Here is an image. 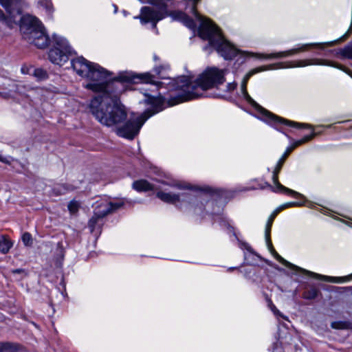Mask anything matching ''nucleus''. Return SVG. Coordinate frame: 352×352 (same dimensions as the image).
I'll return each mask as SVG.
<instances>
[{
    "instance_id": "f257e3e1",
    "label": "nucleus",
    "mask_w": 352,
    "mask_h": 352,
    "mask_svg": "<svg viewBox=\"0 0 352 352\" xmlns=\"http://www.w3.org/2000/svg\"><path fill=\"white\" fill-rule=\"evenodd\" d=\"M70 65L76 74L88 81L86 89L99 93L90 101L89 111L100 124L109 127L117 126L126 119V109L120 100V96L126 90L124 83L151 80L148 72L122 71L109 81L111 72L82 56L72 58Z\"/></svg>"
},
{
    "instance_id": "f03ea898",
    "label": "nucleus",
    "mask_w": 352,
    "mask_h": 352,
    "mask_svg": "<svg viewBox=\"0 0 352 352\" xmlns=\"http://www.w3.org/2000/svg\"><path fill=\"white\" fill-rule=\"evenodd\" d=\"M198 34L201 39L208 41V45L204 48V50L212 47L225 60H232L237 56V60L239 61L241 59V62H244L247 57H254L261 60L282 58L307 51L311 47H317L320 50H323L325 47L333 46L339 41H343V38L346 36L343 35L340 38L329 42L298 44L295 47L289 50L263 54L238 50L224 38L220 29L211 20H203L201 21L198 29Z\"/></svg>"
},
{
    "instance_id": "7ed1b4c3",
    "label": "nucleus",
    "mask_w": 352,
    "mask_h": 352,
    "mask_svg": "<svg viewBox=\"0 0 352 352\" xmlns=\"http://www.w3.org/2000/svg\"><path fill=\"white\" fill-rule=\"evenodd\" d=\"M228 69H220L217 67H208L197 77L191 74L182 76L176 79L169 80L164 82L170 90L179 91L176 96H171L168 100L169 105L173 106L179 103L202 97L205 91L218 88L226 81V76Z\"/></svg>"
},
{
    "instance_id": "20e7f679",
    "label": "nucleus",
    "mask_w": 352,
    "mask_h": 352,
    "mask_svg": "<svg viewBox=\"0 0 352 352\" xmlns=\"http://www.w3.org/2000/svg\"><path fill=\"white\" fill-rule=\"evenodd\" d=\"M309 65H329L338 67V66L333 63H330L326 60L319 58L305 59L289 62H280L265 66H260L251 69L244 76L241 85V94L245 101L258 111L259 114V119L270 125L271 126L275 128L276 129L279 130L278 127L280 125L284 124L294 128H307L311 129L313 130V127L310 124L298 123L294 121L288 120L273 114L272 113L260 106L253 98H252V97L248 94L247 91V84L249 79L251 76L257 73L267 70L293 67H304Z\"/></svg>"
},
{
    "instance_id": "39448f33",
    "label": "nucleus",
    "mask_w": 352,
    "mask_h": 352,
    "mask_svg": "<svg viewBox=\"0 0 352 352\" xmlns=\"http://www.w3.org/2000/svg\"><path fill=\"white\" fill-rule=\"evenodd\" d=\"M146 84V87L142 88L143 94L146 97L145 102L151 105L143 113L138 116H132L122 126L116 128V134L122 138L132 140L136 136L144 124V122L154 114L161 111L164 98L159 93L157 96L149 94L148 91L157 92L162 87L164 82H157L154 80V76L151 75V80L149 82H139Z\"/></svg>"
},
{
    "instance_id": "423d86ee",
    "label": "nucleus",
    "mask_w": 352,
    "mask_h": 352,
    "mask_svg": "<svg viewBox=\"0 0 352 352\" xmlns=\"http://www.w3.org/2000/svg\"><path fill=\"white\" fill-rule=\"evenodd\" d=\"M21 30L25 39L38 48H44L48 45V36L42 23L36 17L30 14L21 16Z\"/></svg>"
},
{
    "instance_id": "0eeeda50",
    "label": "nucleus",
    "mask_w": 352,
    "mask_h": 352,
    "mask_svg": "<svg viewBox=\"0 0 352 352\" xmlns=\"http://www.w3.org/2000/svg\"><path fill=\"white\" fill-rule=\"evenodd\" d=\"M21 30L25 39L38 48H44L48 45V36L42 23L36 17L30 14L21 16Z\"/></svg>"
},
{
    "instance_id": "6e6552de",
    "label": "nucleus",
    "mask_w": 352,
    "mask_h": 352,
    "mask_svg": "<svg viewBox=\"0 0 352 352\" xmlns=\"http://www.w3.org/2000/svg\"><path fill=\"white\" fill-rule=\"evenodd\" d=\"M52 48L49 51L48 58L54 65L64 66L72 58L74 51L67 40L58 34H53L51 40Z\"/></svg>"
},
{
    "instance_id": "1a4fd4ad",
    "label": "nucleus",
    "mask_w": 352,
    "mask_h": 352,
    "mask_svg": "<svg viewBox=\"0 0 352 352\" xmlns=\"http://www.w3.org/2000/svg\"><path fill=\"white\" fill-rule=\"evenodd\" d=\"M124 204V201L123 199H117L111 201H103L98 204L95 209L94 214L89 221V227L91 232H93L96 226L100 225V222L102 221L104 216L120 208Z\"/></svg>"
},
{
    "instance_id": "9d476101",
    "label": "nucleus",
    "mask_w": 352,
    "mask_h": 352,
    "mask_svg": "<svg viewBox=\"0 0 352 352\" xmlns=\"http://www.w3.org/2000/svg\"><path fill=\"white\" fill-rule=\"evenodd\" d=\"M166 190V188H164ZM157 197L164 202L178 205L182 202H187L198 206V202L203 199L202 195L195 196L189 192H173L160 190Z\"/></svg>"
},
{
    "instance_id": "9b49d317",
    "label": "nucleus",
    "mask_w": 352,
    "mask_h": 352,
    "mask_svg": "<svg viewBox=\"0 0 352 352\" xmlns=\"http://www.w3.org/2000/svg\"><path fill=\"white\" fill-rule=\"evenodd\" d=\"M289 153H290V152H288V151L286 149L285 153L283 154L281 157L279 159V160L276 164V166L274 170L273 171L272 180H273L274 186H271L270 185H269V186L270 188H273V191H274L275 192H286L288 194L295 195L298 197H304L302 195L283 186L278 182V174L280 172V170L285 162V160H286V158L287 157V156L289 155ZM265 184L268 186L267 184Z\"/></svg>"
},
{
    "instance_id": "f8f14e48",
    "label": "nucleus",
    "mask_w": 352,
    "mask_h": 352,
    "mask_svg": "<svg viewBox=\"0 0 352 352\" xmlns=\"http://www.w3.org/2000/svg\"><path fill=\"white\" fill-rule=\"evenodd\" d=\"M272 226V225L271 223L267 222V224L265 226V233L266 244H267V248L270 250V252L272 254V255L274 256V258L278 262H280L281 264H283L285 267H289L292 270H295L296 271H298V272H302L303 274H305V271H304V270H305V269L299 267L289 263V261H286L285 258H283L282 256H280L275 251V250L274 249V248L272 246V241L270 240V231H271Z\"/></svg>"
},
{
    "instance_id": "ddd939ff",
    "label": "nucleus",
    "mask_w": 352,
    "mask_h": 352,
    "mask_svg": "<svg viewBox=\"0 0 352 352\" xmlns=\"http://www.w3.org/2000/svg\"><path fill=\"white\" fill-rule=\"evenodd\" d=\"M341 221L346 226L352 228L351 222L346 221L344 220H341ZM304 271H305V274H306L311 278L320 279V280H324L327 282H330V283H346V282H349V281L352 280V273L348 276H329L321 275V274H317V273H315V272H313L311 271H308V270H304Z\"/></svg>"
},
{
    "instance_id": "4468645a",
    "label": "nucleus",
    "mask_w": 352,
    "mask_h": 352,
    "mask_svg": "<svg viewBox=\"0 0 352 352\" xmlns=\"http://www.w3.org/2000/svg\"><path fill=\"white\" fill-rule=\"evenodd\" d=\"M21 0H0V5L3 6L10 16H14V10L16 9L17 14H20L18 5ZM0 22L11 27L10 19L4 14L0 9Z\"/></svg>"
},
{
    "instance_id": "2eb2a0df",
    "label": "nucleus",
    "mask_w": 352,
    "mask_h": 352,
    "mask_svg": "<svg viewBox=\"0 0 352 352\" xmlns=\"http://www.w3.org/2000/svg\"><path fill=\"white\" fill-rule=\"evenodd\" d=\"M201 0H184L183 2L186 4V9H188L189 12L194 14L195 17L200 21L201 23L203 20L209 19L201 16L197 12V4Z\"/></svg>"
},
{
    "instance_id": "dca6fc26",
    "label": "nucleus",
    "mask_w": 352,
    "mask_h": 352,
    "mask_svg": "<svg viewBox=\"0 0 352 352\" xmlns=\"http://www.w3.org/2000/svg\"><path fill=\"white\" fill-rule=\"evenodd\" d=\"M13 243L5 235L0 236V252L6 254L12 248Z\"/></svg>"
},
{
    "instance_id": "f3484780",
    "label": "nucleus",
    "mask_w": 352,
    "mask_h": 352,
    "mask_svg": "<svg viewBox=\"0 0 352 352\" xmlns=\"http://www.w3.org/2000/svg\"><path fill=\"white\" fill-rule=\"evenodd\" d=\"M133 188L138 192H142L151 190L153 188V186L147 181L140 179L135 181L133 183Z\"/></svg>"
},
{
    "instance_id": "a211bd4d",
    "label": "nucleus",
    "mask_w": 352,
    "mask_h": 352,
    "mask_svg": "<svg viewBox=\"0 0 352 352\" xmlns=\"http://www.w3.org/2000/svg\"><path fill=\"white\" fill-rule=\"evenodd\" d=\"M331 328L338 330L352 329V322L349 320H337L331 323Z\"/></svg>"
},
{
    "instance_id": "6ab92c4d",
    "label": "nucleus",
    "mask_w": 352,
    "mask_h": 352,
    "mask_svg": "<svg viewBox=\"0 0 352 352\" xmlns=\"http://www.w3.org/2000/svg\"><path fill=\"white\" fill-rule=\"evenodd\" d=\"M316 133H314V131H312V132L310 135H306L304 138H302V139L294 142L290 146L287 148V150L288 151V152L291 153L297 146L310 141L311 139H313L316 136Z\"/></svg>"
},
{
    "instance_id": "aec40b11",
    "label": "nucleus",
    "mask_w": 352,
    "mask_h": 352,
    "mask_svg": "<svg viewBox=\"0 0 352 352\" xmlns=\"http://www.w3.org/2000/svg\"><path fill=\"white\" fill-rule=\"evenodd\" d=\"M316 133H314V131H312V132L310 135H306L304 138H302V139L294 142L290 146L287 148V150L288 151V152L291 153L297 146L310 141L311 139H313L316 136Z\"/></svg>"
},
{
    "instance_id": "412c9836",
    "label": "nucleus",
    "mask_w": 352,
    "mask_h": 352,
    "mask_svg": "<svg viewBox=\"0 0 352 352\" xmlns=\"http://www.w3.org/2000/svg\"><path fill=\"white\" fill-rule=\"evenodd\" d=\"M39 5L42 10L46 13L48 19H52L54 11L52 0H41L39 1Z\"/></svg>"
},
{
    "instance_id": "4be33fe9",
    "label": "nucleus",
    "mask_w": 352,
    "mask_h": 352,
    "mask_svg": "<svg viewBox=\"0 0 352 352\" xmlns=\"http://www.w3.org/2000/svg\"><path fill=\"white\" fill-rule=\"evenodd\" d=\"M164 186H169L174 189L178 190H184V189H198L197 187H193L189 184L182 183V182H172V183H165L163 182Z\"/></svg>"
},
{
    "instance_id": "5701e85b",
    "label": "nucleus",
    "mask_w": 352,
    "mask_h": 352,
    "mask_svg": "<svg viewBox=\"0 0 352 352\" xmlns=\"http://www.w3.org/2000/svg\"><path fill=\"white\" fill-rule=\"evenodd\" d=\"M306 206L307 207L310 208H314V204L311 202H309V201H307V204L300 203V202H294V201L287 202V203H285V204H283L279 206L278 208L280 210V211H282L283 210H284L287 208L293 207V206Z\"/></svg>"
},
{
    "instance_id": "b1692460",
    "label": "nucleus",
    "mask_w": 352,
    "mask_h": 352,
    "mask_svg": "<svg viewBox=\"0 0 352 352\" xmlns=\"http://www.w3.org/2000/svg\"><path fill=\"white\" fill-rule=\"evenodd\" d=\"M318 291L316 289H311L305 292L303 296L306 299H314L318 296Z\"/></svg>"
},
{
    "instance_id": "393cba45",
    "label": "nucleus",
    "mask_w": 352,
    "mask_h": 352,
    "mask_svg": "<svg viewBox=\"0 0 352 352\" xmlns=\"http://www.w3.org/2000/svg\"><path fill=\"white\" fill-rule=\"evenodd\" d=\"M79 206L80 204L78 201L73 200L69 203L68 209L71 213L74 214L78 211Z\"/></svg>"
},
{
    "instance_id": "a878e982",
    "label": "nucleus",
    "mask_w": 352,
    "mask_h": 352,
    "mask_svg": "<svg viewBox=\"0 0 352 352\" xmlns=\"http://www.w3.org/2000/svg\"><path fill=\"white\" fill-rule=\"evenodd\" d=\"M22 241L26 246L31 245L32 243V239L31 234L28 232H25L22 235Z\"/></svg>"
},
{
    "instance_id": "bb28decb",
    "label": "nucleus",
    "mask_w": 352,
    "mask_h": 352,
    "mask_svg": "<svg viewBox=\"0 0 352 352\" xmlns=\"http://www.w3.org/2000/svg\"><path fill=\"white\" fill-rule=\"evenodd\" d=\"M34 76L39 80H43L46 78L47 73L42 69H35L34 70Z\"/></svg>"
},
{
    "instance_id": "cd10ccee",
    "label": "nucleus",
    "mask_w": 352,
    "mask_h": 352,
    "mask_svg": "<svg viewBox=\"0 0 352 352\" xmlns=\"http://www.w3.org/2000/svg\"><path fill=\"white\" fill-rule=\"evenodd\" d=\"M182 23L190 29H194L195 28V23L194 21L187 15H186V17L182 21Z\"/></svg>"
},
{
    "instance_id": "c85d7f7f",
    "label": "nucleus",
    "mask_w": 352,
    "mask_h": 352,
    "mask_svg": "<svg viewBox=\"0 0 352 352\" xmlns=\"http://www.w3.org/2000/svg\"><path fill=\"white\" fill-rule=\"evenodd\" d=\"M269 306H270L272 311L274 314V315H276L277 316H280L283 318H284L285 320H288V318L287 316L283 315L280 312V311L275 307V305L272 303V302H270Z\"/></svg>"
},
{
    "instance_id": "c756f323",
    "label": "nucleus",
    "mask_w": 352,
    "mask_h": 352,
    "mask_svg": "<svg viewBox=\"0 0 352 352\" xmlns=\"http://www.w3.org/2000/svg\"><path fill=\"white\" fill-rule=\"evenodd\" d=\"M10 344L7 342H0V352H9Z\"/></svg>"
},
{
    "instance_id": "7c9ffc66",
    "label": "nucleus",
    "mask_w": 352,
    "mask_h": 352,
    "mask_svg": "<svg viewBox=\"0 0 352 352\" xmlns=\"http://www.w3.org/2000/svg\"><path fill=\"white\" fill-rule=\"evenodd\" d=\"M236 83L235 82H229L226 85V92L227 93H230L232 92V91H234L236 87Z\"/></svg>"
},
{
    "instance_id": "2f4dec72",
    "label": "nucleus",
    "mask_w": 352,
    "mask_h": 352,
    "mask_svg": "<svg viewBox=\"0 0 352 352\" xmlns=\"http://www.w3.org/2000/svg\"><path fill=\"white\" fill-rule=\"evenodd\" d=\"M11 273L13 274H25V272L24 270L23 269H16V270H12L11 271Z\"/></svg>"
},
{
    "instance_id": "473e14b6",
    "label": "nucleus",
    "mask_w": 352,
    "mask_h": 352,
    "mask_svg": "<svg viewBox=\"0 0 352 352\" xmlns=\"http://www.w3.org/2000/svg\"><path fill=\"white\" fill-rule=\"evenodd\" d=\"M280 212V210L278 208H276L273 212L271 214V215L269 217H273V219L274 220L276 216Z\"/></svg>"
},
{
    "instance_id": "72a5a7b5",
    "label": "nucleus",
    "mask_w": 352,
    "mask_h": 352,
    "mask_svg": "<svg viewBox=\"0 0 352 352\" xmlns=\"http://www.w3.org/2000/svg\"><path fill=\"white\" fill-rule=\"evenodd\" d=\"M0 162L3 163H9V160L7 157H3L0 155Z\"/></svg>"
},
{
    "instance_id": "f704fd0d",
    "label": "nucleus",
    "mask_w": 352,
    "mask_h": 352,
    "mask_svg": "<svg viewBox=\"0 0 352 352\" xmlns=\"http://www.w3.org/2000/svg\"><path fill=\"white\" fill-rule=\"evenodd\" d=\"M256 188H245L244 189H240L239 190V191H246V190H252V189H255Z\"/></svg>"
},
{
    "instance_id": "c9c22d12",
    "label": "nucleus",
    "mask_w": 352,
    "mask_h": 352,
    "mask_svg": "<svg viewBox=\"0 0 352 352\" xmlns=\"http://www.w3.org/2000/svg\"><path fill=\"white\" fill-rule=\"evenodd\" d=\"M223 96H224V95H223V94H220V93H219V94H216L214 96V97H217V98H222V97H223Z\"/></svg>"
},
{
    "instance_id": "e433bc0d",
    "label": "nucleus",
    "mask_w": 352,
    "mask_h": 352,
    "mask_svg": "<svg viewBox=\"0 0 352 352\" xmlns=\"http://www.w3.org/2000/svg\"><path fill=\"white\" fill-rule=\"evenodd\" d=\"M273 221H274L273 217H269V219L267 220V223H270L272 225Z\"/></svg>"
},
{
    "instance_id": "4c0bfd02",
    "label": "nucleus",
    "mask_w": 352,
    "mask_h": 352,
    "mask_svg": "<svg viewBox=\"0 0 352 352\" xmlns=\"http://www.w3.org/2000/svg\"><path fill=\"white\" fill-rule=\"evenodd\" d=\"M113 6H114V12L116 13L118 10V8L116 5H114Z\"/></svg>"
},
{
    "instance_id": "58836bf2",
    "label": "nucleus",
    "mask_w": 352,
    "mask_h": 352,
    "mask_svg": "<svg viewBox=\"0 0 352 352\" xmlns=\"http://www.w3.org/2000/svg\"><path fill=\"white\" fill-rule=\"evenodd\" d=\"M246 248H247L248 250L251 251L250 247L248 246Z\"/></svg>"
},
{
    "instance_id": "ea45409f",
    "label": "nucleus",
    "mask_w": 352,
    "mask_h": 352,
    "mask_svg": "<svg viewBox=\"0 0 352 352\" xmlns=\"http://www.w3.org/2000/svg\"><path fill=\"white\" fill-rule=\"evenodd\" d=\"M265 187V186H261L260 188H263Z\"/></svg>"
}]
</instances>
